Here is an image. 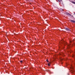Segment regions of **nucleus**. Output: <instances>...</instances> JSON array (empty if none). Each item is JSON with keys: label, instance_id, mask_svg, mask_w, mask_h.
<instances>
[{"label": "nucleus", "instance_id": "obj_1", "mask_svg": "<svg viewBox=\"0 0 75 75\" xmlns=\"http://www.w3.org/2000/svg\"><path fill=\"white\" fill-rule=\"evenodd\" d=\"M60 42H61V43H63V44H66L65 42H64V40H62Z\"/></svg>", "mask_w": 75, "mask_h": 75}, {"label": "nucleus", "instance_id": "obj_2", "mask_svg": "<svg viewBox=\"0 0 75 75\" xmlns=\"http://www.w3.org/2000/svg\"><path fill=\"white\" fill-rule=\"evenodd\" d=\"M66 14L67 15H68V16H71V14L69 13H66Z\"/></svg>", "mask_w": 75, "mask_h": 75}, {"label": "nucleus", "instance_id": "obj_3", "mask_svg": "<svg viewBox=\"0 0 75 75\" xmlns=\"http://www.w3.org/2000/svg\"><path fill=\"white\" fill-rule=\"evenodd\" d=\"M71 22H72V23H75V21L74 20H71L70 21Z\"/></svg>", "mask_w": 75, "mask_h": 75}, {"label": "nucleus", "instance_id": "obj_4", "mask_svg": "<svg viewBox=\"0 0 75 75\" xmlns=\"http://www.w3.org/2000/svg\"><path fill=\"white\" fill-rule=\"evenodd\" d=\"M66 30L67 31H70V30L69 29V28H66Z\"/></svg>", "mask_w": 75, "mask_h": 75}, {"label": "nucleus", "instance_id": "obj_5", "mask_svg": "<svg viewBox=\"0 0 75 75\" xmlns=\"http://www.w3.org/2000/svg\"><path fill=\"white\" fill-rule=\"evenodd\" d=\"M70 47H71L70 46V45H68L67 47V48H68V49H69V48H70Z\"/></svg>", "mask_w": 75, "mask_h": 75}, {"label": "nucleus", "instance_id": "obj_6", "mask_svg": "<svg viewBox=\"0 0 75 75\" xmlns=\"http://www.w3.org/2000/svg\"><path fill=\"white\" fill-rule=\"evenodd\" d=\"M70 69H74V67H73L71 66V67H70Z\"/></svg>", "mask_w": 75, "mask_h": 75}, {"label": "nucleus", "instance_id": "obj_7", "mask_svg": "<svg viewBox=\"0 0 75 75\" xmlns=\"http://www.w3.org/2000/svg\"><path fill=\"white\" fill-rule=\"evenodd\" d=\"M71 3H73V4H75V2L73 1H71Z\"/></svg>", "mask_w": 75, "mask_h": 75}, {"label": "nucleus", "instance_id": "obj_8", "mask_svg": "<svg viewBox=\"0 0 75 75\" xmlns=\"http://www.w3.org/2000/svg\"><path fill=\"white\" fill-rule=\"evenodd\" d=\"M47 65H48V66H50V64L49 63Z\"/></svg>", "mask_w": 75, "mask_h": 75}, {"label": "nucleus", "instance_id": "obj_9", "mask_svg": "<svg viewBox=\"0 0 75 75\" xmlns=\"http://www.w3.org/2000/svg\"><path fill=\"white\" fill-rule=\"evenodd\" d=\"M20 62H21V64L22 63V62H23V61L21 60V61H20Z\"/></svg>", "mask_w": 75, "mask_h": 75}, {"label": "nucleus", "instance_id": "obj_10", "mask_svg": "<svg viewBox=\"0 0 75 75\" xmlns=\"http://www.w3.org/2000/svg\"><path fill=\"white\" fill-rule=\"evenodd\" d=\"M58 1H59V2H60L61 1H62V0H58Z\"/></svg>", "mask_w": 75, "mask_h": 75}, {"label": "nucleus", "instance_id": "obj_11", "mask_svg": "<svg viewBox=\"0 0 75 75\" xmlns=\"http://www.w3.org/2000/svg\"><path fill=\"white\" fill-rule=\"evenodd\" d=\"M71 71H72V72L73 73V72H74V71H72V70H71Z\"/></svg>", "mask_w": 75, "mask_h": 75}, {"label": "nucleus", "instance_id": "obj_12", "mask_svg": "<svg viewBox=\"0 0 75 75\" xmlns=\"http://www.w3.org/2000/svg\"><path fill=\"white\" fill-rule=\"evenodd\" d=\"M47 62H48V59H47V60H46Z\"/></svg>", "mask_w": 75, "mask_h": 75}, {"label": "nucleus", "instance_id": "obj_13", "mask_svg": "<svg viewBox=\"0 0 75 75\" xmlns=\"http://www.w3.org/2000/svg\"><path fill=\"white\" fill-rule=\"evenodd\" d=\"M63 54H64V53H62V54H61V55H62Z\"/></svg>", "mask_w": 75, "mask_h": 75}, {"label": "nucleus", "instance_id": "obj_14", "mask_svg": "<svg viewBox=\"0 0 75 75\" xmlns=\"http://www.w3.org/2000/svg\"><path fill=\"white\" fill-rule=\"evenodd\" d=\"M75 57V56H73V57Z\"/></svg>", "mask_w": 75, "mask_h": 75}, {"label": "nucleus", "instance_id": "obj_15", "mask_svg": "<svg viewBox=\"0 0 75 75\" xmlns=\"http://www.w3.org/2000/svg\"><path fill=\"white\" fill-rule=\"evenodd\" d=\"M70 42H71V41H70Z\"/></svg>", "mask_w": 75, "mask_h": 75}, {"label": "nucleus", "instance_id": "obj_16", "mask_svg": "<svg viewBox=\"0 0 75 75\" xmlns=\"http://www.w3.org/2000/svg\"><path fill=\"white\" fill-rule=\"evenodd\" d=\"M30 4H31V3H30Z\"/></svg>", "mask_w": 75, "mask_h": 75}, {"label": "nucleus", "instance_id": "obj_17", "mask_svg": "<svg viewBox=\"0 0 75 75\" xmlns=\"http://www.w3.org/2000/svg\"><path fill=\"white\" fill-rule=\"evenodd\" d=\"M74 14H75V13H74Z\"/></svg>", "mask_w": 75, "mask_h": 75}, {"label": "nucleus", "instance_id": "obj_18", "mask_svg": "<svg viewBox=\"0 0 75 75\" xmlns=\"http://www.w3.org/2000/svg\"><path fill=\"white\" fill-rule=\"evenodd\" d=\"M62 55H63V56H64V55H63V54Z\"/></svg>", "mask_w": 75, "mask_h": 75}]
</instances>
